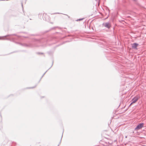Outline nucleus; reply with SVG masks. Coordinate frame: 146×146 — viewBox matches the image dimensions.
Here are the masks:
<instances>
[{"mask_svg": "<svg viewBox=\"0 0 146 146\" xmlns=\"http://www.w3.org/2000/svg\"><path fill=\"white\" fill-rule=\"evenodd\" d=\"M140 97L139 96H137L134 97L131 100L132 102L129 106H131L133 103H135L139 99Z\"/></svg>", "mask_w": 146, "mask_h": 146, "instance_id": "f03ea898", "label": "nucleus"}, {"mask_svg": "<svg viewBox=\"0 0 146 146\" xmlns=\"http://www.w3.org/2000/svg\"><path fill=\"white\" fill-rule=\"evenodd\" d=\"M102 25L103 27L108 29H109L111 27V23L109 22L104 23Z\"/></svg>", "mask_w": 146, "mask_h": 146, "instance_id": "f257e3e1", "label": "nucleus"}, {"mask_svg": "<svg viewBox=\"0 0 146 146\" xmlns=\"http://www.w3.org/2000/svg\"><path fill=\"white\" fill-rule=\"evenodd\" d=\"M59 14V13H54V14Z\"/></svg>", "mask_w": 146, "mask_h": 146, "instance_id": "423d86ee", "label": "nucleus"}, {"mask_svg": "<svg viewBox=\"0 0 146 146\" xmlns=\"http://www.w3.org/2000/svg\"><path fill=\"white\" fill-rule=\"evenodd\" d=\"M22 6H23V4H22Z\"/></svg>", "mask_w": 146, "mask_h": 146, "instance_id": "9b49d317", "label": "nucleus"}, {"mask_svg": "<svg viewBox=\"0 0 146 146\" xmlns=\"http://www.w3.org/2000/svg\"><path fill=\"white\" fill-rule=\"evenodd\" d=\"M125 137L126 138H127V136H126Z\"/></svg>", "mask_w": 146, "mask_h": 146, "instance_id": "6e6552de", "label": "nucleus"}, {"mask_svg": "<svg viewBox=\"0 0 146 146\" xmlns=\"http://www.w3.org/2000/svg\"><path fill=\"white\" fill-rule=\"evenodd\" d=\"M34 88V87H33L31 88Z\"/></svg>", "mask_w": 146, "mask_h": 146, "instance_id": "9d476101", "label": "nucleus"}, {"mask_svg": "<svg viewBox=\"0 0 146 146\" xmlns=\"http://www.w3.org/2000/svg\"><path fill=\"white\" fill-rule=\"evenodd\" d=\"M144 123H141L139 124L135 128V130H138L141 129L143 127Z\"/></svg>", "mask_w": 146, "mask_h": 146, "instance_id": "7ed1b4c3", "label": "nucleus"}, {"mask_svg": "<svg viewBox=\"0 0 146 146\" xmlns=\"http://www.w3.org/2000/svg\"><path fill=\"white\" fill-rule=\"evenodd\" d=\"M132 0L134 1H136V0Z\"/></svg>", "mask_w": 146, "mask_h": 146, "instance_id": "0eeeda50", "label": "nucleus"}, {"mask_svg": "<svg viewBox=\"0 0 146 146\" xmlns=\"http://www.w3.org/2000/svg\"><path fill=\"white\" fill-rule=\"evenodd\" d=\"M138 44L137 43H135L133 44L132 45V48H133L137 49V46H138Z\"/></svg>", "mask_w": 146, "mask_h": 146, "instance_id": "20e7f679", "label": "nucleus"}, {"mask_svg": "<svg viewBox=\"0 0 146 146\" xmlns=\"http://www.w3.org/2000/svg\"><path fill=\"white\" fill-rule=\"evenodd\" d=\"M34 88V87H33L31 88Z\"/></svg>", "mask_w": 146, "mask_h": 146, "instance_id": "1a4fd4ad", "label": "nucleus"}, {"mask_svg": "<svg viewBox=\"0 0 146 146\" xmlns=\"http://www.w3.org/2000/svg\"><path fill=\"white\" fill-rule=\"evenodd\" d=\"M83 19H78L77 20V21H81V20H83Z\"/></svg>", "mask_w": 146, "mask_h": 146, "instance_id": "39448f33", "label": "nucleus"}]
</instances>
